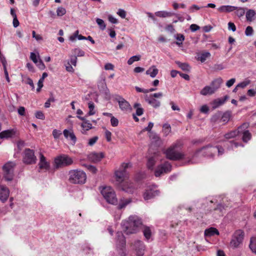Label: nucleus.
<instances>
[{
  "instance_id": "1",
  "label": "nucleus",
  "mask_w": 256,
  "mask_h": 256,
  "mask_svg": "<svg viewBox=\"0 0 256 256\" xmlns=\"http://www.w3.org/2000/svg\"><path fill=\"white\" fill-rule=\"evenodd\" d=\"M182 144L180 142L172 145L165 152L166 158L170 160H178L182 159L184 154L181 152Z\"/></svg>"
},
{
  "instance_id": "2",
  "label": "nucleus",
  "mask_w": 256,
  "mask_h": 256,
  "mask_svg": "<svg viewBox=\"0 0 256 256\" xmlns=\"http://www.w3.org/2000/svg\"><path fill=\"white\" fill-rule=\"evenodd\" d=\"M68 180L70 184H84L86 180V175L83 170L76 169L72 170L68 173Z\"/></svg>"
},
{
  "instance_id": "3",
  "label": "nucleus",
  "mask_w": 256,
  "mask_h": 256,
  "mask_svg": "<svg viewBox=\"0 0 256 256\" xmlns=\"http://www.w3.org/2000/svg\"><path fill=\"white\" fill-rule=\"evenodd\" d=\"M208 208V210L210 212H217L220 216L222 214L225 208V206L222 203L218 202L214 198H206L205 199Z\"/></svg>"
},
{
  "instance_id": "4",
  "label": "nucleus",
  "mask_w": 256,
  "mask_h": 256,
  "mask_svg": "<svg viewBox=\"0 0 256 256\" xmlns=\"http://www.w3.org/2000/svg\"><path fill=\"white\" fill-rule=\"evenodd\" d=\"M244 236V232L242 230H237L232 236L230 242V246L233 249L237 248L242 244Z\"/></svg>"
},
{
  "instance_id": "5",
  "label": "nucleus",
  "mask_w": 256,
  "mask_h": 256,
  "mask_svg": "<svg viewBox=\"0 0 256 256\" xmlns=\"http://www.w3.org/2000/svg\"><path fill=\"white\" fill-rule=\"evenodd\" d=\"M210 147H214L211 145H208L206 146H204L200 149L198 150L193 155L192 157L189 159L187 164H195L198 162V160H196V158L198 157L200 153L202 154L204 156H206L210 158H213L215 152H212V154L208 151V150Z\"/></svg>"
},
{
  "instance_id": "6",
  "label": "nucleus",
  "mask_w": 256,
  "mask_h": 256,
  "mask_svg": "<svg viewBox=\"0 0 256 256\" xmlns=\"http://www.w3.org/2000/svg\"><path fill=\"white\" fill-rule=\"evenodd\" d=\"M106 201L109 204H116L118 203V199L114 190L110 186L104 187L100 190Z\"/></svg>"
},
{
  "instance_id": "7",
  "label": "nucleus",
  "mask_w": 256,
  "mask_h": 256,
  "mask_svg": "<svg viewBox=\"0 0 256 256\" xmlns=\"http://www.w3.org/2000/svg\"><path fill=\"white\" fill-rule=\"evenodd\" d=\"M116 246L118 254L120 256H126V238L122 232L116 234Z\"/></svg>"
},
{
  "instance_id": "8",
  "label": "nucleus",
  "mask_w": 256,
  "mask_h": 256,
  "mask_svg": "<svg viewBox=\"0 0 256 256\" xmlns=\"http://www.w3.org/2000/svg\"><path fill=\"white\" fill-rule=\"evenodd\" d=\"M16 164L14 162H8L2 166L4 177L6 181H12L14 178V169Z\"/></svg>"
},
{
  "instance_id": "9",
  "label": "nucleus",
  "mask_w": 256,
  "mask_h": 256,
  "mask_svg": "<svg viewBox=\"0 0 256 256\" xmlns=\"http://www.w3.org/2000/svg\"><path fill=\"white\" fill-rule=\"evenodd\" d=\"M73 163L72 158L67 155H61L57 156L54 160V166L56 168L66 166Z\"/></svg>"
},
{
  "instance_id": "10",
  "label": "nucleus",
  "mask_w": 256,
  "mask_h": 256,
  "mask_svg": "<svg viewBox=\"0 0 256 256\" xmlns=\"http://www.w3.org/2000/svg\"><path fill=\"white\" fill-rule=\"evenodd\" d=\"M37 158L34 150L30 148H26L24 152L22 162L26 164H32L36 163Z\"/></svg>"
},
{
  "instance_id": "11",
  "label": "nucleus",
  "mask_w": 256,
  "mask_h": 256,
  "mask_svg": "<svg viewBox=\"0 0 256 256\" xmlns=\"http://www.w3.org/2000/svg\"><path fill=\"white\" fill-rule=\"evenodd\" d=\"M131 166L130 163H123L122 164V170H117L115 172L116 181L120 183L125 180L127 178L126 169Z\"/></svg>"
},
{
  "instance_id": "12",
  "label": "nucleus",
  "mask_w": 256,
  "mask_h": 256,
  "mask_svg": "<svg viewBox=\"0 0 256 256\" xmlns=\"http://www.w3.org/2000/svg\"><path fill=\"white\" fill-rule=\"evenodd\" d=\"M122 226L126 234H132L136 232L138 229L129 219L122 222Z\"/></svg>"
},
{
  "instance_id": "13",
  "label": "nucleus",
  "mask_w": 256,
  "mask_h": 256,
  "mask_svg": "<svg viewBox=\"0 0 256 256\" xmlns=\"http://www.w3.org/2000/svg\"><path fill=\"white\" fill-rule=\"evenodd\" d=\"M115 100L118 103L119 107L121 110L127 112L132 110V108L130 103L122 96H117L115 98Z\"/></svg>"
},
{
  "instance_id": "14",
  "label": "nucleus",
  "mask_w": 256,
  "mask_h": 256,
  "mask_svg": "<svg viewBox=\"0 0 256 256\" xmlns=\"http://www.w3.org/2000/svg\"><path fill=\"white\" fill-rule=\"evenodd\" d=\"M172 170L171 164L166 162L158 166L155 170L154 175L156 176H160L163 173L170 172Z\"/></svg>"
},
{
  "instance_id": "15",
  "label": "nucleus",
  "mask_w": 256,
  "mask_h": 256,
  "mask_svg": "<svg viewBox=\"0 0 256 256\" xmlns=\"http://www.w3.org/2000/svg\"><path fill=\"white\" fill-rule=\"evenodd\" d=\"M249 126V124L248 122H244L240 126L238 130H232L224 134V138L226 139H230L234 138L236 136L240 134L241 130L242 128H248Z\"/></svg>"
},
{
  "instance_id": "16",
  "label": "nucleus",
  "mask_w": 256,
  "mask_h": 256,
  "mask_svg": "<svg viewBox=\"0 0 256 256\" xmlns=\"http://www.w3.org/2000/svg\"><path fill=\"white\" fill-rule=\"evenodd\" d=\"M134 248L135 249L138 256H142L145 250V246L144 242L140 240H136L134 244Z\"/></svg>"
},
{
  "instance_id": "17",
  "label": "nucleus",
  "mask_w": 256,
  "mask_h": 256,
  "mask_svg": "<svg viewBox=\"0 0 256 256\" xmlns=\"http://www.w3.org/2000/svg\"><path fill=\"white\" fill-rule=\"evenodd\" d=\"M120 185L122 190L128 193L132 194L134 190V184L126 180L120 182Z\"/></svg>"
},
{
  "instance_id": "18",
  "label": "nucleus",
  "mask_w": 256,
  "mask_h": 256,
  "mask_svg": "<svg viewBox=\"0 0 256 256\" xmlns=\"http://www.w3.org/2000/svg\"><path fill=\"white\" fill-rule=\"evenodd\" d=\"M10 195L8 188L4 186L0 185V200L2 202H6Z\"/></svg>"
},
{
  "instance_id": "19",
  "label": "nucleus",
  "mask_w": 256,
  "mask_h": 256,
  "mask_svg": "<svg viewBox=\"0 0 256 256\" xmlns=\"http://www.w3.org/2000/svg\"><path fill=\"white\" fill-rule=\"evenodd\" d=\"M104 157V154L102 152H92L88 156V160L92 162H98L101 160Z\"/></svg>"
},
{
  "instance_id": "20",
  "label": "nucleus",
  "mask_w": 256,
  "mask_h": 256,
  "mask_svg": "<svg viewBox=\"0 0 256 256\" xmlns=\"http://www.w3.org/2000/svg\"><path fill=\"white\" fill-rule=\"evenodd\" d=\"M160 192L158 190H154L152 189H148L144 194V198L145 200H149L156 196L159 194Z\"/></svg>"
},
{
  "instance_id": "21",
  "label": "nucleus",
  "mask_w": 256,
  "mask_h": 256,
  "mask_svg": "<svg viewBox=\"0 0 256 256\" xmlns=\"http://www.w3.org/2000/svg\"><path fill=\"white\" fill-rule=\"evenodd\" d=\"M228 98V96L226 95L224 98H218L214 100L211 103L212 108L216 109L224 104Z\"/></svg>"
},
{
  "instance_id": "22",
  "label": "nucleus",
  "mask_w": 256,
  "mask_h": 256,
  "mask_svg": "<svg viewBox=\"0 0 256 256\" xmlns=\"http://www.w3.org/2000/svg\"><path fill=\"white\" fill-rule=\"evenodd\" d=\"M145 100L153 108H156L160 106V102L154 98L146 95L145 96Z\"/></svg>"
},
{
  "instance_id": "23",
  "label": "nucleus",
  "mask_w": 256,
  "mask_h": 256,
  "mask_svg": "<svg viewBox=\"0 0 256 256\" xmlns=\"http://www.w3.org/2000/svg\"><path fill=\"white\" fill-rule=\"evenodd\" d=\"M39 168L40 169H44L46 170H49L50 164L46 160L45 156L42 154H40V162L38 163Z\"/></svg>"
},
{
  "instance_id": "24",
  "label": "nucleus",
  "mask_w": 256,
  "mask_h": 256,
  "mask_svg": "<svg viewBox=\"0 0 256 256\" xmlns=\"http://www.w3.org/2000/svg\"><path fill=\"white\" fill-rule=\"evenodd\" d=\"M150 138L152 143L154 144L156 146H160L162 143L160 137L156 133L150 132Z\"/></svg>"
},
{
  "instance_id": "25",
  "label": "nucleus",
  "mask_w": 256,
  "mask_h": 256,
  "mask_svg": "<svg viewBox=\"0 0 256 256\" xmlns=\"http://www.w3.org/2000/svg\"><path fill=\"white\" fill-rule=\"evenodd\" d=\"M16 131L14 129L8 130L0 132V138H12L16 134Z\"/></svg>"
},
{
  "instance_id": "26",
  "label": "nucleus",
  "mask_w": 256,
  "mask_h": 256,
  "mask_svg": "<svg viewBox=\"0 0 256 256\" xmlns=\"http://www.w3.org/2000/svg\"><path fill=\"white\" fill-rule=\"evenodd\" d=\"M223 80L221 78H218L213 80L210 84L213 90L216 92L220 87Z\"/></svg>"
},
{
  "instance_id": "27",
  "label": "nucleus",
  "mask_w": 256,
  "mask_h": 256,
  "mask_svg": "<svg viewBox=\"0 0 256 256\" xmlns=\"http://www.w3.org/2000/svg\"><path fill=\"white\" fill-rule=\"evenodd\" d=\"M238 8V7L230 5L222 6L218 10L221 12H230Z\"/></svg>"
},
{
  "instance_id": "28",
  "label": "nucleus",
  "mask_w": 256,
  "mask_h": 256,
  "mask_svg": "<svg viewBox=\"0 0 256 256\" xmlns=\"http://www.w3.org/2000/svg\"><path fill=\"white\" fill-rule=\"evenodd\" d=\"M246 128H242L241 130L240 134H242V140L244 142H247L252 138V134Z\"/></svg>"
},
{
  "instance_id": "29",
  "label": "nucleus",
  "mask_w": 256,
  "mask_h": 256,
  "mask_svg": "<svg viewBox=\"0 0 256 256\" xmlns=\"http://www.w3.org/2000/svg\"><path fill=\"white\" fill-rule=\"evenodd\" d=\"M77 117L80 120H83L84 122L82 124V127L85 130H88L92 128V124L88 121L86 120L84 117L80 116H77Z\"/></svg>"
},
{
  "instance_id": "30",
  "label": "nucleus",
  "mask_w": 256,
  "mask_h": 256,
  "mask_svg": "<svg viewBox=\"0 0 256 256\" xmlns=\"http://www.w3.org/2000/svg\"><path fill=\"white\" fill-rule=\"evenodd\" d=\"M208 151L210 152L212 154V152H218V156H220L224 154V148L220 146H216L214 147H210Z\"/></svg>"
},
{
  "instance_id": "31",
  "label": "nucleus",
  "mask_w": 256,
  "mask_h": 256,
  "mask_svg": "<svg viewBox=\"0 0 256 256\" xmlns=\"http://www.w3.org/2000/svg\"><path fill=\"white\" fill-rule=\"evenodd\" d=\"M215 92L210 86H205L200 92V94L202 96L212 95Z\"/></svg>"
},
{
  "instance_id": "32",
  "label": "nucleus",
  "mask_w": 256,
  "mask_h": 256,
  "mask_svg": "<svg viewBox=\"0 0 256 256\" xmlns=\"http://www.w3.org/2000/svg\"><path fill=\"white\" fill-rule=\"evenodd\" d=\"M246 16L247 21L252 22L256 17V12L254 10H248L246 12Z\"/></svg>"
},
{
  "instance_id": "33",
  "label": "nucleus",
  "mask_w": 256,
  "mask_h": 256,
  "mask_svg": "<svg viewBox=\"0 0 256 256\" xmlns=\"http://www.w3.org/2000/svg\"><path fill=\"white\" fill-rule=\"evenodd\" d=\"M129 220L134 224L135 226L138 229L140 226L142 224L141 218L136 216H131L129 217Z\"/></svg>"
},
{
  "instance_id": "34",
  "label": "nucleus",
  "mask_w": 256,
  "mask_h": 256,
  "mask_svg": "<svg viewBox=\"0 0 256 256\" xmlns=\"http://www.w3.org/2000/svg\"><path fill=\"white\" fill-rule=\"evenodd\" d=\"M176 64L182 70L186 72H189L190 70V66L186 62H181L180 61H176Z\"/></svg>"
},
{
  "instance_id": "35",
  "label": "nucleus",
  "mask_w": 256,
  "mask_h": 256,
  "mask_svg": "<svg viewBox=\"0 0 256 256\" xmlns=\"http://www.w3.org/2000/svg\"><path fill=\"white\" fill-rule=\"evenodd\" d=\"M215 234H219L218 230L216 228H210L206 229L204 231V235L206 236H211Z\"/></svg>"
},
{
  "instance_id": "36",
  "label": "nucleus",
  "mask_w": 256,
  "mask_h": 256,
  "mask_svg": "<svg viewBox=\"0 0 256 256\" xmlns=\"http://www.w3.org/2000/svg\"><path fill=\"white\" fill-rule=\"evenodd\" d=\"M156 160V157L155 155L150 157L147 162V167L150 170H152Z\"/></svg>"
},
{
  "instance_id": "37",
  "label": "nucleus",
  "mask_w": 256,
  "mask_h": 256,
  "mask_svg": "<svg viewBox=\"0 0 256 256\" xmlns=\"http://www.w3.org/2000/svg\"><path fill=\"white\" fill-rule=\"evenodd\" d=\"M158 70L153 66L146 71V74L147 75H150L151 78H154L158 74Z\"/></svg>"
},
{
  "instance_id": "38",
  "label": "nucleus",
  "mask_w": 256,
  "mask_h": 256,
  "mask_svg": "<svg viewBox=\"0 0 256 256\" xmlns=\"http://www.w3.org/2000/svg\"><path fill=\"white\" fill-rule=\"evenodd\" d=\"M156 16L160 18H166L171 16L175 14L173 12H168L166 11H159L155 13Z\"/></svg>"
},
{
  "instance_id": "39",
  "label": "nucleus",
  "mask_w": 256,
  "mask_h": 256,
  "mask_svg": "<svg viewBox=\"0 0 256 256\" xmlns=\"http://www.w3.org/2000/svg\"><path fill=\"white\" fill-rule=\"evenodd\" d=\"M143 234L146 239L149 241L152 237V231L150 228L148 226H144L142 230Z\"/></svg>"
},
{
  "instance_id": "40",
  "label": "nucleus",
  "mask_w": 256,
  "mask_h": 256,
  "mask_svg": "<svg viewBox=\"0 0 256 256\" xmlns=\"http://www.w3.org/2000/svg\"><path fill=\"white\" fill-rule=\"evenodd\" d=\"M99 90L100 92H102L106 96H110V91L104 82L101 83L100 86H98Z\"/></svg>"
},
{
  "instance_id": "41",
  "label": "nucleus",
  "mask_w": 256,
  "mask_h": 256,
  "mask_svg": "<svg viewBox=\"0 0 256 256\" xmlns=\"http://www.w3.org/2000/svg\"><path fill=\"white\" fill-rule=\"evenodd\" d=\"M2 63L3 67H4V76H5L6 79V81L8 82H10V78H9V76H8V72L7 69H6V60L5 59V58H4L2 60Z\"/></svg>"
},
{
  "instance_id": "42",
  "label": "nucleus",
  "mask_w": 256,
  "mask_h": 256,
  "mask_svg": "<svg viewBox=\"0 0 256 256\" xmlns=\"http://www.w3.org/2000/svg\"><path fill=\"white\" fill-rule=\"evenodd\" d=\"M249 247L251 250L256 254V237H252L250 238Z\"/></svg>"
},
{
  "instance_id": "43",
  "label": "nucleus",
  "mask_w": 256,
  "mask_h": 256,
  "mask_svg": "<svg viewBox=\"0 0 256 256\" xmlns=\"http://www.w3.org/2000/svg\"><path fill=\"white\" fill-rule=\"evenodd\" d=\"M211 56L210 52H205L202 53L198 58V60H200L202 62H204L206 60L207 58H210Z\"/></svg>"
},
{
  "instance_id": "44",
  "label": "nucleus",
  "mask_w": 256,
  "mask_h": 256,
  "mask_svg": "<svg viewBox=\"0 0 256 256\" xmlns=\"http://www.w3.org/2000/svg\"><path fill=\"white\" fill-rule=\"evenodd\" d=\"M140 106L141 104L140 103H135L134 105V108H136V114L138 116H142L144 113V109Z\"/></svg>"
},
{
  "instance_id": "45",
  "label": "nucleus",
  "mask_w": 256,
  "mask_h": 256,
  "mask_svg": "<svg viewBox=\"0 0 256 256\" xmlns=\"http://www.w3.org/2000/svg\"><path fill=\"white\" fill-rule=\"evenodd\" d=\"M131 202L132 200L130 198L120 200L118 206V209H122L124 208L128 204L130 203Z\"/></svg>"
},
{
  "instance_id": "46",
  "label": "nucleus",
  "mask_w": 256,
  "mask_h": 256,
  "mask_svg": "<svg viewBox=\"0 0 256 256\" xmlns=\"http://www.w3.org/2000/svg\"><path fill=\"white\" fill-rule=\"evenodd\" d=\"M220 117L222 118L221 120L223 122L227 123L230 118V112L228 111L222 114Z\"/></svg>"
},
{
  "instance_id": "47",
  "label": "nucleus",
  "mask_w": 256,
  "mask_h": 256,
  "mask_svg": "<svg viewBox=\"0 0 256 256\" xmlns=\"http://www.w3.org/2000/svg\"><path fill=\"white\" fill-rule=\"evenodd\" d=\"M72 52L74 54V56H84L85 52L84 51L79 48H75L72 50Z\"/></svg>"
},
{
  "instance_id": "48",
  "label": "nucleus",
  "mask_w": 256,
  "mask_h": 256,
  "mask_svg": "<svg viewBox=\"0 0 256 256\" xmlns=\"http://www.w3.org/2000/svg\"><path fill=\"white\" fill-rule=\"evenodd\" d=\"M140 55H136L132 57H130L128 60V65L132 64L134 62H137L140 60Z\"/></svg>"
},
{
  "instance_id": "49",
  "label": "nucleus",
  "mask_w": 256,
  "mask_h": 256,
  "mask_svg": "<svg viewBox=\"0 0 256 256\" xmlns=\"http://www.w3.org/2000/svg\"><path fill=\"white\" fill-rule=\"evenodd\" d=\"M22 81L26 84H29L32 90H34V86L33 80H32V79H31L30 78L28 77H26L24 79L22 80Z\"/></svg>"
},
{
  "instance_id": "50",
  "label": "nucleus",
  "mask_w": 256,
  "mask_h": 256,
  "mask_svg": "<svg viewBox=\"0 0 256 256\" xmlns=\"http://www.w3.org/2000/svg\"><path fill=\"white\" fill-rule=\"evenodd\" d=\"M88 108L90 109V111L88 113V115L92 116V115L94 114L96 112L94 110V104L92 102H88Z\"/></svg>"
},
{
  "instance_id": "51",
  "label": "nucleus",
  "mask_w": 256,
  "mask_h": 256,
  "mask_svg": "<svg viewBox=\"0 0 256 256\" xmlns=\"http://www.w3.org/2000/svg\"><path fill=\"white\" fill-rule=\"evenodd\" d=\"M163 131L166 136H167L171 131V127L170 124H164L163 125Z\"/></svg>"
},
{
  "instance_id": "52",
  "label": "nucleus",
  "mask_w": 256,
  "mask_h": 256,
  "mask_svg": "<svg viewBox=\"0 0 256 256\" xmlns=\"http://www.w3.org/2000/svg\"><path fill=\"white\" fill-rule=\"evenodd\" d=\"M96 22L102 30H104L106 28V26L102 19L97 18L96 19Z\"/></svg>"
},
{
  "instance_id": "53",
  "label": "nucleus",
  "mask_w": 256,
  "mask_h": 256,
  "mask_svg": "<svg viewBox=\"0 0 256 256\" xmlns=\"http://www.w3.org/2000/svg\"><path fill=\"white\" fill-rule=\"evenodd\" d=\"M236 12H235L236 14L238 16L239 18L243 16L245 14V10L242 8H238L236 9Z\"/></svg>"
},
{
  "instance_id": "54",
  "label": "nucleus",
  "mask_w": 256,
  "mask_h": 256,
  "mask_svg": "<svg viewBox=\"0 0 256 256\" xmlns=\"http://www.w3.org/2000/svg\"><path fill=\"white\" fill-rule=\"evenodd\" d=\"M66 13V9L63 7H58L56 10V14L58 16H62Z\"/></svg>"
},
{
  "instance_id": "55",
  "label": "nucleus",
  "mask_w": 256,
  "mask_h": 256,
  "mask_svg": "<svg viewBox=\"0 0 256 256\" xmlns=\"http://www.w3.org/2000/svg\"><path fill=\"white\" fill-rule=\"evenodd\" d=\"M70 64L76 66L77 62V57L76 56L72 55L70 56V60L68 62Z\"/></svg>"
},
{
  "instance_id": "56",
  "label": "nucleus",
  "mask_w": 256,
  "mask_h": 256,
  "mask_svg": "<svg viewBox=\"0 0 256 256\" xmlns=\"http://www.w3.org/2000/svg\"><path fill=\"white\" fill-rule=\"evenodd\" d=\"M110 124L111 125L114 127L117 126L118 124V119L114 116H112V118H110Z\"/></svg>"
},
{
  "instance_id": "57",
  "label": "nucleus",
  "mask_w": 256,
  "mask_h": 256,
  "mask_svg": "<svg viewBox=\"0 0 256 256\" xmlns=\"http://www.w3.org/2000/svg\"><path fill=\"white\" fill-rule=\"evenodd\" d=\"M254 32L253 28L250 26H248L246 28L245 30V34L246 36H250Z\"/></svg>"
},
{
  "instance_id": "58",
  "label": "nucleus",
  "mask_w": 256,
  "mask_h": 256,
  "mask_svg": "<svg viewBox=\"0 0 256 256\" xmlns=\"http://www.w3.org/2000/svg\"><path fill=\"white\" fill-rule=\"evenodd\" d=\"M86 167L90 172H92V174H96L97 172L96 168L94 166L87 164L86 165Z\"/></svg>"
},
{
  "instance_id": "59",
  "label": "nucleus",
  "mask_w": 256,
  "mask_h": 256,
  "mask_svg": "<svg viewBox=\"0 0 256 256\" xmlns=\"http://www.w3.org/2000/svg\"><path fill=\"white\" fill-rule=\"evenodd\" d=\"M37 66L41 70H43L46 68L45 65L41 59H39L38 62L35 63Z\"/></svg>"
},
{
  "instance_id": "60",
  "label": "nucleus",
  "mask_w": 256,
  "mask_h": 256,
  "mask_svg": "<svg viewBox=\"0 0 256 256\" xmlns=\"http://www.w3.org/2000/svg\"><path fill=\"white\" fill-rule=\"evenodd\" d=\"M35 116L38 119L44 120L45 118L44 115L42 111H37L36 112Z\"/></svg>"
},
{
  "instance_id": "61",
  "label": "nucleus",
  "mask_w": 256,
  "mask_h": 256,
  "mask_svg": "<svg viewBox=\"0 0 256 256\" xmlns=\"http://www.w3.org/2000/svg\"><path fill=\"white\" fill-rule=\"evenodd\" d=\"M221 116L222 112H218L217 113H216L212 116L211 120L212 122H216L220 118Z\"/></svg>"
},
{
  "instance_id": "62",
  "label": "nucleus",
  "mask_w": 256,
  "mask_h": 256,
  "mask_svg": "<svg viewBox=\"0 0 256 256\" xmlns=\"http://www.w3.org/2000/svg\"><path fill=\"white\" fill-rule=\"evenodd\" d=\"M61 134H62V132H60V130L54 129L52 131V135H53L54 138L55 139L58 138Z\"/></svg>"
},
{
  "instance_id": "63",
  "label": "nucleus",
  "mask_w": 256,
  "mask_h": 256,
  "mask_svg": "<svg viewBox=\"0 0 256 256\" xmlns=\"http://www.w3.org/2000/svg\"><path fill=\"white\" fill-rule=\"evenodd\" d=\"M176 38L177 40L181 42H176V44L177 45L180 46L181 44H182V42L184 40V36L183 34H178L177 35Z\"/></svg>"
},
{
  "instance_id": "64",
  "label": "nucleus",
  "mask_w": 256,
  "mask_h": 256,
  "mask_svg": "<svg viewBox=\"0 0 256 256\" xmlns=\"http://www.w3.org/2000/svg\"><path fill=\"white\" fill-rule=\"evenodd\" d=\"M250 84V80L244 81L237 84V87L244 88Z\"/></svg>"
}]
</instances>
